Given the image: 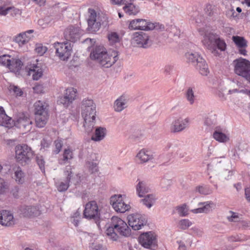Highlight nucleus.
<instances>
[{
  "label": "nucleus",
  "mask_w": 250,
  "mask_h": 250,
  "mask_svg": "<svg viewBox=\"0 0 250 250\" xmlns=\"http://www.w3.org/2000/svg\"><path fill=\"white\" fill-rule=\"evenodd\" d=\"M82 116L84 119L83 126L87 133L91 132L95 125L96 105L91 99H84L82 104Z\"/></svg>",
  "instance_id": "f03ea898"
},
{
  "label": "nucleus",
  "mask_w": 250,
  "mask_h": 250,
  "mask_svg": "<svg viewBox=\"0 0 250 250\" xmlns=\"http://www.w3.org/2000/svg\"><path fill=\"white\" fill-rule=\"evenodd\" d=\"M15 180L19 184H22L24 182V173L20 167H18L15 171Z\"/></svg>",
  "instance_id": "c03bdc74"
},
{
  "label": "nucleus",
  "mask_w": 250,
  "mask_h": 250,
  "mask_svg": "<svg viewBox=\"0 0 250 250\" xmlns=\"http://www.w3.org/2000/svg\"><path fill=\"white\" fill-rule=\"evenodd\" d=\"M136 192L138 195L141 197L149 192L150 188L145 181H140L136 186Z\"/></svg>",
  "instance_id": "7c9ffc66"
},
{
  "label": "nucleus",
  "mask_w": 250,
  "mask_h": 250,
  "mask_svg": "<svg viewBox=\"0 0 250 250\" xmlns=\"http://www.w3.org/2000/svg\"><path fill=\"white\" fill-rule=\"evenodd\" d=\"M110 202L114 209L117 212L125 213L130 208V205L125 203L121 194L112 196Z\"/></svg>",
  "instance_id": "1a4fd4ad"
},
{
  "label": "nucleus",
  "mask_w": 250,
  "mask_h": 250,
  "mask_svg": "<svg viewBox=\"0 0 250 250\" xmlns=\"http://www.w3.org/2000/svg\"><path fill=\"white\" fill-rule=\"evenodd\" d=\"M9 12L13 17H17L21 14V11L20 9L14 7L0 6V15L5 16Z\"/></svg>",
  "instance_id": "cd10ccee"
},
{
  "label": "nucleus",
  "mask_w": 250,
  "mask_h": 250,
  "mask_svg": "<svg viewBox=\"0 0 250 250\" xmlns=\"http://www.w3.org/2000/svg\"><path fill=\"white\" fill-rule=\"evenodd\" d=\"M6 188V185L4 180L0 178V194H3Z\"/></svg>",
  "instance_id": "680f3d73"
},
{
  "label": "nucleus",
  "mask_w": 250,
  "mask_h": 250,
  "mask_svg": "<svg viewBox=\"0 0 250 250\" xmlns=\"http://www.w3.org/2000/svg\"><path fill=\"white\" fill-rule=\"evenodd\" d=\"M34 91L37 93H42L43 90V87L41 85L38 84L33 87Z\"/></svg>",
  "instance_id": "69168bd1"
},
{
  "label": "nucleus",
  "mask_w": 250,
  "mask_h": 250,
  "mask_svg": "<svg viewBox=\"0 0 250 250\" xmlns=\"http://www.w3.org/2000/svg\"><path fill=\"white\" fill-rule=\"evenodd\" d=\"M127 219L129 225L135 230L140 229L147 223L145 215L139 213L130 214Z\"/></svg>",
  "instance_id": "9b49d317"
},
{
  "label": "nucleus",
  "mask_w": 250,
  "mask_h": 250,
  "mask_svg": "<svg viewBox=\"0 0 250 250\" xmlns=\"http://www.w3.org/2000/svg\"><path fill=\"white\" fill-rule=\"evenodd\" d=\"M134 0H110V2L112 4L126 6L130 2H134Z\"/></svg>",
  "instance_id": "5fc2aeb1"
},
{
  "label": "nucleus",
  "mask_w": 250,
  "mask_h": 250,
  "mask_svg": "<svg viewBox=\"0 0 250 250\" xmlns=\"http://www.w3.org/2000/svg\"><path fill=\"white\" fill-rule=\"evenodd\" d=\"M9 117L6 114L2 106H0V125H5L8 124Z\"/></svg>",
  "instance_id": "37998d69"
},
{
  "label": "nucleus",
  "mask_w": 250,
  "mask_h": 250,
  "mask_svg": "<svg viewBox=\"0 0 250 250\" xmlns=\"http://www.w3.org/2000/svg\"><path fill=\"white\" fill-rule=\"evenodd\" d=\"M189 124V119L186 118L185 119L180 118L174 120L170 127L171 132L175 133L183 131L187 128Z\"/></svg>",
  "instance_id": "6ab92c4d"
},
{
  "label": "nucleus",
  "mask_w": 250,
  "mask_h": 250,
  "mask_svg": "<svg viewBox=\"0 0 250 250\" xmlns=\"http://www.w3.org/2000/svg\"><path fill=\"white\" fill-rule=\"evenodd\" d=\"M152 155L150 152L145 149L141 150L136 155L137 160L141 163H144L152 159Z\"/></svg>",
  "instance_id": "c85d7f7f"
},
{
  "label": "nucleus",
  "mask_w": 250,
  "mask_h": 250,
  "mask_svg": "<svg viewBox=\"0 0 250 250\" xmlns=\"http://www.w3.org/2000/svg\"><path fill=\"white\" fill-rule=\"evenodd\" d=\"M195 190L200 194L204 195H209L212 192V189L207 185L197 186L195 188Z\"/></svg>",
  "instance_id": "a19ab883"
},
{
  "label": "nucleus",
  "mask_w": 250,
  "mask_h": 250,
  "mask_svg": "<svg viewBox=\"0 0 250 250\" xmlns=\"http://www.w3.org/2000/svg\"><path fill=\"white\" fill-rule=\"evenodd\" d=\"M186 57L188 62L194 66H195L198 62L199 58H202L197 52H188L186 54Z\"/></svg>",
  "instance_id": "c9c22d12"
},
{
  "label": "nucleus",
  "mask_w": 250,
  "mask_h": 250,
  "mask_svg": "<svg viewBox=\"0 0 250 250\" xmlns=\"http://www.w3.org/2000/svg\"><path fill=\"white\" fill-rule=\"evenodd\" d=\"M47 50V47L43 46L42 44H36L35 51L39 55L42 56L46 52Z\"/></svg>",
  "instance_id": "864d4df0"
},
{
  "label": "nucleus",
  "mask_w": 250,
  "mask_h": 250,
  "mask_svg": "<svg viewBox=\"0 0 250 250\" xmlns=\"http://www.w3.org/2000/svg\"><path fill=\"white\" fill-rule=\"evenodd\" d=\"M100 213L97 203L95 201L89 202L85 205L83 211L84 218L91 220L93 219L98 228H100Z\"/></svg>",
  "instance_id": "6e6552de"
},
{
  "label": "nucleus",
  "mask_w": 250,
  "mask_h": 250,
  "mask_svg": "<svg viewBox=\"0 0 250 250\" xmlns=\"http://www.w3.org/2000/svg\"><path fill=\"white\" fill-rule=\"evenodd\" d=\"M77 89L69 87L67 88L64 93V95L59 98L58 102L64 107H68L75 100L77 96Z\"/></svg>",
  "instance_id": "4468645a"
},
{
  "label": "nucleus",
  "mask_w": 250,
  "mask_h": 250,
  "mask_svg": "<svg viewBox=\"0 0 250 250\" xmlns=\"http://www.w3.org/2000/svg\"><path fill=\"white\" fill-rule=\"evenodd\" d=\"M154 27L153 23L141 19L132 20L128 26L129 29L131 30H150L153 29Z\"/></svg>",
  "instance_id": "ddd939ff"
},
{
  "label": "nucleus",
  "mask_w": 250,
  "mask_h": 250,
  "mask_svg": "<svg viewBox=\"0 0 250 250\" xmlns=\"http://www.w3.org/2000/svg\"><path fill=\"white\" fill-rule=\"evenodd\" d=\"M186 97L187 101L190 104H193L194 103L195 96L194 92L192 88L188 87L186 92Z\"/></svg>",
  "instance_id": "79ce46f5"
},
{
  "label": "nucleus",
  "mask_w": 250,
  "mask_h": 250,
  "mask_svg": "<svg viewBox=\"0 0 250 250\" xmlns=\"http://www.w3.org/2000/svg\"><path fill=\"white\" fill-rule=\"evenodd\" d=\"M51 142L45 139H43L41 143V148L46 149L49 147Z\"/></svg>",
  "instance_id": "e2e57ef3"
},
{
  "label": "nucleus",
  "mask_w": 250,
  "mask_h": 250,
  "mask_svg": "<svg viewBox=\"0 0 250 250\" xmlns=\"http://www.w3.org/2000/svg\"><path fill=\"white\" fill-rule=\"evenodd\" d=\"M32 123L29 115L25 113H19L14 120L15 125L19 128H27L29 130Z\"/></svg>",
  "instance_id": "dca6fc26"
},
{
  "label": "nucleus",
  "mask_w": 250,
  "mask_h": 250,
  "mask_svg": "<svg viewBox=\"0 0 250 250\" xmlns=\"http://www.w3.org/2000/svg\"><path fill=\"white\" fill-rule=\"evenodd\" d=\"M239 93L248 95L250 98V90L246 88H243L239 90Z\"/></svg>",
  "instance_id": "774afa93"
},
{
  "label": "nucleus",
  "mask_w": 250,
  "mask_h": 250,
  "mask_svg": "<svg viewBox=\"0 0 250 250\" xmlns=\"http://www.w3.org/2000/svg\"><path fill=\"white\" fill-rule=\"evenodd\" d=\"M19 212L24 217H30L40 214L39 209L36 206H22L19 208Z\"/></svg>",
  "instance_id": "b1692460"
},
{
  "label": "nucleus",
  "mask_w": 250,
  "mask_h": 250,
  "mask_svg": "<svg viewBox=\"0 0 250 250\" xmlns=\"http://www.w3.org/2000/svg\"><path fill=\"white\" fill-rule=\"evenodd\" d=\"M86 166L89 168V170L92 173H96L98 170V166L96 163L87 162L86 163Z\"/></svg>",
  "instance_id": "4d7b16f0"
},
{
  "label": "nucleus",
  "mask_w": 250,
  "mask_h": 250,
  "mask_svg": "<svg viewBox=\"0 0 250 250\" xmlns=\"http://www.w3.org/2000/svg\"><path fill=\"white\" fill-rule=\"evenodd\" d=\"M19 192L20 188L18 187H15L11 190L13 196L16 198H18L19 197Z\"/></svg>",
  "instance_id": "0e129e2a"
},
{
  "label": "nucleus",
  "mask_w": 250,
  "mask_h": 250,
  "mask_svg": "<svg viewBox=\"0 0 250 250\" xmlns=\"http://www.w3.org/2000/svg\"><path fill=\"white\" fill-rule=\"evenodd\" d=\"M171 181L166 178H163L160 182V186L164 190H167L171 184Z\"/></svg>",
  "instance_id": "6e6d98bb"
},
{
  "label": "nucleus",
  "mask_w": 250,
  "mask_h": 250,
  "mask_svg": "<svg viewBox=\"0 0 250 250\" xmlns=\"http://www.w3.org/2000/svg\"><path fill=\"white\" fill-rule=\"evenodd\" d=\"M12 57L7 55H3L0 57V64L7 67L10 64Z\"/></svg>",
  "instance_id": "de8ad7c7"
},
{
  "label": "nucleus",
  "mask_w": 250,
  "mask_h": 250,
  "mask_svg": "<svg viewBox=\"0 0 250 250\" xmlns=\"http://www.w3.org/2000/svg\"><path fill=\"white\" fill-rule=\"evenodd\" d=\"M54 44L57 55L62 60H67L70 56L72 51L71 44L68 42H57Z\"/></svg>",
  "instance_id": "9d476101"
},
{
  "label": "nucleus",
  "mask_w": 250,
  "mask_h": 250,
  "mask_svg": "<svg viewBox=\"0 0 250 250\" xmlns=\"http://www.w3.org/2000/svg\"><path fill=\"white\" fill-rule=\"evenodd\" d=\"M230 215L227 216V219L229 222H237L240 220V217L239 214L237 212H234L232 211H229Z\"/></svg>",
  "instance_id": "8fccbe9b"
},
{
  "label": "nucleus",
  "mask_w": 250,
  "mask_h": 250,
  "mask_svg": "<svg viewBox=\"0 0 250 250\" xmlns=\"http://www.w3.org/2000/svg\"><path fill=\"white\" fill-rule=\"evenodd\" d=\"M149 36L146 33L140 31L133 34L132 43L140 47L147 48L149 46Z\"/></svg>",
  "instance_id": "f3484780"
},
{
  "label": "nucleus",
  "mask_w": 250,
  "mask_h": 250,
  "mask_svg": "<svg viewBox=\"0 0 250 250\" xmlns=\"http://www.w3.org/2000/svg\"><path fill=\"white\" fill-rule=\"evenodd\" d=\"M47 107V104L42 101L34 104L35 122L38 127H44L47 123L49 116Z\"/></svg>",
  "instance_id": "39448f33"
},
{
  "label": "nucleus",
  "mask_w": 250,
  "mask_h": 250,
  "mask_svg": "<svg viewBox=\"0 0 250 250\" xmlns=\"http://www.w3.org/2000/svg\"><path fill=\"white\" fill-rule=\"evenodd\" d=\"M128 97L124 95L119 97L114 103V109L116 111L121 112L127 107Z\"/></svg>",
  "instance_id": "a878e982"
},
{
  "label": "nucleus",
  "mask_w": 250,
  "mask_h": 250,
  "mask_svg": "<svg viewBox=\"0 0 250 250\" xmlns=\"http://www.w3.org/2000/svg\"><path fill=\"white\" fill-rule=\"evenodd\" d=\"M15 159L22 165L28 164L35 155L31 148L26 144H20L15 146Z\"/></svg>",
  "instance_id": "20e7f679"
},
{
  "label": "nucleus",
  "mask_w": 250,
  "mask_h": 250,
  "mask_svg": "<svg viewBox=\"0 0 250 250\" xmlns=\"http://www.w3.org/2000/svg\"><path fill=\"white\" fill-rule=\"evenodd\" d=\"M36 160L40 169L44 172L45 171V161L43 157L41 155H37L36 157Z\"/></svg>",
  "instance_id": "603ef678"
},
{
  "label": "nucleus",
  "mask_w": 250,
  "mask_h": 250,
  "mask_svg": "<svg viewBox=\"0 0 250 250\" xmlns=\"http://www.w3.org/2000/svg\"><path fill=\"white\" fill-rule=\"evenodd\" d=\"M196 69L203 76H207L209 73L208 65L203 58H199L198 62L196 64Z\"/></svg>",
  "instance_id": "c756f323"
},
{
  "label": "nucleus",
  "mask_w": 250,
  "mask_h": 250,
  "mask_svg": "<svg viewBox=\"0 0 250 250\" xmlns=\"http://www.w3.org/2000/svg\"><path fill=\"white\" fill-rule=\"evenodd\" d=\"M34 32V30H28L17 35L14 41L20 46H22L28 43L33 36L31 35Z\"/></svg>",
  "instance_id": "5701e85b"
},
{
  "label": "nucleus",
  "mask_w": 250,
  "mask_h": 250,
  "mask_svg": "<svg viewBox=\"0 0 250 250\" xmlns=\"http://www.w3.org/2000/svg\"><path fill=\"white\" fill-rule=\"evenodd\" d=\"M15 224V220L12 213L6 210L0 211V224L3 226L9 227Z\"/></svg>",
  "instance_id": "4be33fe9"
},
{
  "label": "nucleus",
  "mask_w": 250,
  "mask_h": 250,
  "mask_svg": "<svg viewBox=\"0 0 250 250\" xmlns=\"http://www.w3.org/2000/svg\"><path fill=\"white\" fill-rule=\"evenodd\" d=\"M73 158V151L69 148H66L64 150L63 153L62 161L65 163L68 160L72 159Z\"/></svg>",
  "instance_id": "49530a36"
},
{
  "label": "nucleus",
  "mask_w": 250,
  "mask_h": 250,
  "mask_svg": "<svg viewBox=\"0 0 250 250\" xmlns=\"http://www.w3.org/2000/svg\"><path fill=\"white\" fill-rule=\"evenodd\" d=\"M245 196L247 200L250 202V186L245 189Z\"/></svg>",
  "instance_id": "338daca9"
},
{
  "label": "nucleus",
  "mask_w": 250,
  "mask_h": 250,
  "mask_svg": "<svg viewBox=\"0 0 250 250\" xmlns=\"http://www.w3.org/2000/svg\"><path fill=\"white\" fill-rule=\"evenodd\" d=\"M171 151L173 153V155L174 157H177L181 158H183L186 154L182 150L176 146L172 147Z\"/></svg>",
  "instance_id": "3c124183"
},
{
  "label": "nucleus",
  "mask_w": 250,
  "mask_h": 250,
  "mask_svg": "<svg viewBox=\"0 0 250 250\" xmlns=\"http://www.w3.org/2000/svg\"><path fill=\"white\" fill-rule=\"evenodd\" d=\"M246 146L247 145L246 144L242 143L235 146L230 151L231 158L236 161L239 160L241 152H245L246 151Z\"/></svg>",
  "instance_id": "bb28decb"
},
{
  "label": "nucleus",
  "mask_w": 250,
  "mask_h": 250,
  "mask_svg": "<svg viewBox=\"0 0 250 250\" xmlns=\"http://www.w3.org/2000/svg\"><path fill=\"white\" fill-rule=\"evenodd\" d=\"M107 38L109 44L112 45L120 42L121 40V37L120 36L119 34L116 32H109L107 35Z\"/></svg>",
  "instance_id": "e433bc0d"
},
{
  "label": "nucleus",
  "mask_w": 250,
  "mask_h": 250,
  "mask_svg": "<svg viewBox=\"0 0 250 250\" xmlns=\"http://www.w3.org/2000/svg\"><path fill=\"white\" fill-rule=\"evenodd\" d=\"M198 206L199 207L198 208L191 209L190 211L194 214H207L212 210L215 207V204L212 201H208L198 203Z\"/></svg>",
  "instance_id": "aec40b11"
},
{
  "label": "nucleus",
  "mask_w": 250,
  "mask_h": 250,
  "mask_svg": "<svg viewBox=\"0 0 250 250\" xmlns=\"http://www.w3.org/2000/svg\"><path fill=\"white\" fill-rule=\"evenodd\" d=\"M22 65V62L19 59L12 58L10 64L8 68L11 71L17 72L21 70Z\"/></svg>",
  "instance_id": "f704fd0d"
},
{
  "label": "nucleus",
  "mask_w": 250,
  "mask_h": 250,
  "mask_svg": "<svg viewBox=\"0 0 250 250\" xmlns=\"http://www.w3.org/2000/svg\"><path fill=\"white\" fill-rule=\"evenodd\" d=\"M232 39L238 48H245L247 46V41L244 37L235 36H233Z\"/></svg>",
  "instance_id": "ea45409f"
},
{
  "label": "nucleus",
  "mask_w": 250,
  "mask_h": 250,
  "mask_svg": "<svg viewBox=\"0 0 250 250\" xmlns=\"http://www.w3.org/2000/svg\"><path fill=\"white\" fill-rule=\"evenodd\" d=\"M108 238L112 240H117L120 236L128 237L131 234V229L125 221L121 218L113 216L105 230Z\"/></svg>",
  "instance_id": "f257e3e1"
},
{
  "label": "nucleus",
  "mask_w": 250,
  "mask_h": 250,
  "mask_svg": "<svg viewBox=\"0 0 250 250\" xmlns=\"http://www.w3.org/2000/svg\"><path fill=\"white\" fill-rule=\"evenodd\" d=\"M106 52V49L103 46H96L91 51L90 58L91 60L96 61L98 63L102 58L104 54Z\"/></svg>",
  "instance_id": "393cba45"
},
{
  "label": "nucleus",
  "mask_w": 250,
  "mask_h": 250,
  "mask_svg": "<svg viewBox=\"0 0 250 250\" xmlns=\"http://www.w3.org/2000/svg\"><path fill=\"white\" fill-rule=\"evenodd\" d=\"M63 34L66 41L75 42L80 39L83 31L77 26L70 25L64 30Z\"/></svg>",
  "instance_id": "f8f14e48"
},
{
  "label": "nucleus",
  "mask_w": 250,
  "mask_h": 250,
  "mask_svg": "<svg viewBox=\"0 0 250 250\" xmlns=\"http://www.w3.org/2000/svg\"><path fill=\"white\" fill-rule=\"evenodd\" d=\"M205 12L209 16H211L214 13V7L212 5L208 4L205 8Z\"/></svg>",
  "instance_id": "bf43d9fd"
},
{
  "label": "nucleus",
  "mask_w": 250,
  "mask_h": 250,
  "mask_svg": "<svg viewBox=\"0 0 250 250\" xmlns=\"http://www.w3.org/2000/svg\"><path fill=\"white\" fill-rule=\"evenodd\" d=\"M72 171L70 166H67L64 171V174L66 176L64 182H59L56 183V187L60 192L66 191L69 187V183L72 177Z\"/></svg>",
  "instance_id": "412c9836"
},
{
  "label": "nucleus",
  "mask_w": 250,
  "mask_h": 250,
  "mask_svg": "<svg viewBox=\"0 0 250 250\" xmlns=\"http://www.w3.org/2000/svg\"><path fill=\"white\" fill-rule=\"evenodd\" d=\"M213 137L215 140L221 143L226 142L229 140V137L219 129H216L214 131Z\"/></svg>",
  "instance_id": "58836bf2"
},
{
  "label": "nucleus",
  "mask_w": 250,
  "mask_h": 250,
  "mask_svg": "<svg viewBox=\"0 0 250 250\" xmlns=\"http://www.w3.org/2000/svg\"><path fill=\"white\" fill-rule=\"evenodd\" d=\"M124 11L128 15H136L140 11L139 6L136 5L133 2H130L128 5L123 7Z\"/></svg>",
  "instance_id": "72a5a7b5"
},
{
  "label": "nucleus",
  "mask_w": 250,
  "mask_h": 250,
  "mask_svg": "<svg viewBox=\"0 0 250 250\" xmlns=\"http://www.w3.org/2000/svg\"><path fill=\"white\" fill-rule=\"evenodd\" d=\"M192 225V223L188 219H184L180 220L178 224L179 228L182 229H186Z\"/></svg>",
  "instance_id": "a18cd8bd"
},
{
  "label": "nucleus",
  "mask_w": 250,
  "mask_h": 250,
  "mask_svg": "<svg viewBox=\"0 0 250 250\" xmlns=\"http://www.w3.org/2000/svg\"><path fill=\"white\" fill-rule=\"evenodd\" d=\"M54 144L56 148L55 150V152L56 154H58L60 152L62 146V141L60 140H57L55 141Z\"/></svg>",
  "instance_id": "052dcab7"
},
{
  "label": "nucleus",
  "mask_w": 250,
  "mask_h": 250,
  "mask_svg": "<svg viewBox=\"0 0 250 250\" xmlns=\"http://www.w3.org/2000/svg\"><path fill=\"white\" fill-rule=\"evenodd\" d=\"M118 52L112 51L111 53L107 51L104 54L102 58L101 59L99 64L102 67L109 68L114 64L118 59Z\"/></svg>",
  "instance_id": "a211bd4d"
},
{
  "label": "nucleus",
  "mask_w": 250,
  "mask_h": 250,
  "mask_svg": "<svg viewBox=\"0 0 250 250\" xmlns=\"http://www.w3.org/2000/svg\"><path fill=\"white\" fill-rule=\"evenodd\" d=\"M88 12L89 14V18L87 20L88 29L91 32H95L98 31L102 24L106 25L107 18L103 17L102 20L100 16L97 17V15L93 9L89 8Z\"/></svg>",
  "instance_id": "0eeeda50"
},
{
  "label": "nucleus",
  "mask_w": 250,
  "mask_h": 250,
  "mask_svg": "<svg viewBox=\"0 0 250 250\" xmlns=\"http://www.w3.org/2000/svg\"><path fill=\"white\" fill-rule=\"evenodd\" d=\"M140 244L146 248H149L156 244V236L152 231H148L141 234L139 237Z\"/></svg>",
  "instance_id": "2eb2a0df"
},
{
  "label": "nucleus",
  "mask_w": 250,
  "mask_h": 250,
  "mask_svg": "<svg viewBox=\"0 0 250 250\" xmlns=\"http://www.w3.org/2000/svg\"><path fill=\"white\" fill-rule=\"evenodd\" d=\"M202 42L204 45L208 49L211 50L213 53H216L217 49L221 51H224L226 49V43L225 41L215 33H206Z\"/></svg>",
  "instance_id": "7ed1b4c3"
},
{
  "label": "nucleus",
  "mask_w": 250,
  "mask_h": 250,
  "mask_svg": "<svg viewBox=\"0 0 250 250\" xmlns=\"http://www.w3.org/2000/svg\"><path fill=\"white\" fill-rule=\"evenodd\" d=\"M28 73L32 75L33 80H38L42 75V70L41 67L37 65H33L29 68Z\"/></svg>",
  "instance_id": "473e14b6"
},
{
  "label": "nucleus",
  "mask_w": 250,
  "mask_h": 250,
  "mask_svg": "<svg viewBox=\"0 0 250 250\" xmlns=\"http://www.w3.org/2000/svg\"><path fill=\"white\" fill-rule=\"evenodd\" d=\"M235 73L250 83V62L242 58L233 61Z\"/></svg>",
  "instance_id": "423d86ee"
},
{
  "label": "nucleus",
  "mask_w": 250,
  "mask_h": 250,
  "mask_svg": "<svg viewBox=\"0 0 250 250\" xmlns=\"http://www.w3.org/2000/svg\"><path fill=\"white\" fill-rule=\"evenodd\" d=\"M156 201V198L153 194H148L141 200V202L147 208H150L154 205Z\"/></svg>",
  "instance_id": "4c0bfd02"
},
{
  "label": "nucleus",
  "mask_w": 250,
  "mask_h": 250,
  "mask_svg": "<svg viewBox=\"0 0 250 250\" xmlns=\"http://www.w3.org/2000/svg\"><path fill=\"white\" fill-rule=\"evenodd\" d=\"M9 88L10 90L13 91L17 96H21L23 94L22 90L17 86L10 85Z\"/></svg>",
  "instance_id": "13d9d810"
},
{
  "label": "nucleus",
  "mask_w": 250,
  "mask_h": 250,
  "mask_svg": "<svg viewBox=\"0 0 250 250\" xmlns=\"http://www.w3.org/2000/svg\"><path fill=\"white\" fill-rule=\"evenodd\" d=\"M106 129L102 127L96 128L95 133L91 137V140L95 142H99L103 140L106 135Z\"/></svg>",
  "instance_id": "2f4dec72"
},
{
  "label": "nucleus",
  "mask_w": 250,
  "mask_h": 250,
  "mask_svg": "<svg viewBox=\"0 0 250 250\" xmlns=\"http://www.w3.org/2000/svg\"><path fill=\"white\" fill-rule=\"evenodd\" d=\"M176 209L180 216H186L188 214V208L186 204H183L180 206L177 207Z\"/></svg>",
  "instance_id": "09e8293b"
}]
</instances>
